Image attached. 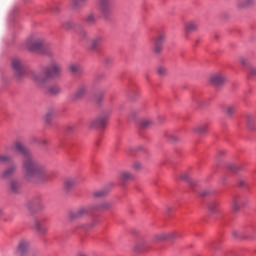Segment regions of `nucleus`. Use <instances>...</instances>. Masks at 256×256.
<instances>
[{
    "mask_svg": "<svg viewBox=\"0 0 256 256\" xmlns=\"http://www.w3.org/2000/svg\"><path fill=\"white\" fill-rule=\"evenodd\" d=\"M12 149L21 153L23 160V173L26 181H36L38 183H47L53 179V171L49 170L43 163L35 160L31 151L21 141H16L12 145Z\"/></svg>",
    "mask_w": 256,
    "mask_h": 256,
    "instance_id": "1",
    "label": "nucleus"
},
{
    "mask_svg": "<svg viewBox=\"0 0 256 256\" xmlns=\"http://www.w3.org/2000/svg\"><path fill=\"white\" fill-rule=\"evenodd\" d=\"M61 75V65L59 63L52 61L49 66L44 68V70L40 73L35 71L29 72L30 79H33L37 85L40 87H45V83L49 81V79H53V77H59Z\"/></svg>",
    "mask_w": 256,
    "mask_h": 256,
    "instance_id": "2",
    "label": "nucleus"
},
{
    "mask_svg": "<svg viewBox=\"0 0 256 256\" xmlns=\"http://www.w3.org/2000/svg\"><path fill=\"white\" fill-rule=\"evenodd\" d=\"M25 45L29 51H39L45 45V40L38 35H32L26 40Z\"/></svg>",
    "mask_w": 256,
    "mask_h": 256,
    "instance_id": "3",
    "label": "nucleus"
},
{
    "mask_svg": "<svg viewBox=\"0 0 256 256\" xmlns=\"http://www.w3.org/2000/svg\"><path fill=\"white\" fill-rule=\"evenodd\" d=\"M11 67L18 79H21V77L25 75V71H24L25 64L23 63V60H21L20 58H17V57L12 58Z\"/></svg>",
    "mask_w": 256,
    "mask_h": 256,
    "instance_id": "4",
    "label": "nucleus"
},
{
    "mask_svg": "<svg viewBox=\"0 0 256 256\" xmlns=\"http://www.w3.org/2000/svg\"><path fill=\"white\" fill-rule=\"evenodd\" d=\"M91 215V207L81 206L76 211L69 213V218L73 221L75 219H84V217H89Z\"/></svg>",
    "mask_w": 256,
    "mask_h": 256,
    "instance_id": "5",
    "label": "nucleus"
},
{
    "mask_svg": "<svg viewBox=\"0 0 256 256\" xmlns=\"http://www.w3.org/2000/svg\"><path fill=\"white\" fill-rule=\"evenodd\" d=\"M99 5L102 17H109L113 8V0H100Z\"/></svg>",
    "mask_w": 256,
    "mask_h": 256,
    "instance_id": "6",
    "label": "nucleus"
},
{
    "mask_svg": "<svg viewBox=\"0 0 256 256\" xmlns=\"http://www.w3.org/2000/svg\"><path fill=\"white\" fill-rule=\"evenodd\" d=\"M109 118L107 116H100L90 121L91 129H104Z\"/></svg>",
    "mask_w": 256,
    "mask_h": 256,
    "instance_id": "7",
    "label": "nucleus"
},
{
    "mask_svg": "<svg viewBox=\"0 0 256 256\" xmlns=\"http://www.w3.org/2000/svg\"><path fill=\"white\" fill-rule=\"evenodd\" d=\"M87 93H89V88H88L87 84L82 83V84L78 85L76 92L72 96V100L78 101V99H83V97H85V95H87Z\"/></svg>",
    "mask_w": 256,
    "mask_h": 256,
    "instance_id": "8",
    "label": "nucleus"
},
{
    "mask_svg": "<svg viewBox=\"0 0 256 256\" xmlns=\"http://www.w3.org/2000/svg\"><path fill=\"white\" fill-rule=\"evenodd\" d=\"M34 229L37 231L39 235H45L49 231V226H47V224L45 223V220L35 219Z\"/></svg>",
    "mask_w": 256,
    "mask_h": 256,
    "instance_id": "9",
    "label": "nucleus"
},
{
    "mask_svg": "<svg viewBox=\"0 0 256 256\" xmlns=\"http://www.w3.org/2000/svg\"><path fill=\"white\" fill-rule=\"evenodd\" d=\"M247 205V200L243 196H234L232 198V208L233 211H239L241 207Z\"/></svg>",
    "mask_w": 256,
    "mask_h": 256,
    "instance_id": "10",
    "label": "nucleus"
},
{
    "mask_svg": "<svg viewBox=\"0 0 256 256\" xmlns=\"http://www.w3.org/2000/svg\"><path fill=\"white\" fill-rule=\"evenodd\" d=\"M225 81H227V77L221 73L212 74L210 76V82L213 85H223Z\"/></svg>",
    "mask_w": 256,
    "mask_h": 256,
    "instance_id": "11",
    "label": "nucleus"
},
{
    "mask_svg": "<svg viewBox=\"0 0 256 256\" xmlns=\"http://www.w3.org/2000/svg\"><path fill=\"white\" fill-rule=\"evenodd\" d=\"M253 5H255V0H238L236 3L238 9H248L253 7Z\"/></svg>",
    "mask_w": 256,
    "mask_h": 256,
    "instance_id": "12",
    "label": "nucleus"
},
{
    "mask_svg": "<svg viewBox=\"0 0 256 256\" xmlns=\"http://www.w3.org/2000/svg\"><path fill=\"white\" fill-rule=\"evenodd\" d=\"M207 129H209L208 124H199L192 128L193 133H197V135H206Z\"/></svg>",
    "mask_w": 256,
    "mask_h": 256,
    "instance_id": "13",
    "label": "nucleus"
},
{
    "mask_svg": "<svg viewBox=\"0 0 256 256\" xmlns=\"http://www.w3.org/2000/svg\"><path fill=\"white\" fill-rule=\"evenodd\" d=\"M101 43H103V36H96L90 41L89 49H91V51H95V49H97Z\"/></svg>",
    "mask_w": 256,
    "mask_h": 256,
    "instance_id": "14",
    "label": "nucleus"
},
{
    "mask_svg": "<svg viewBox=\"0 0 256 256\" xmlns=\"http://www.w3.org/2000/svg\"><path fill=\"white\" fill-rule=\"evenodd\" d=\"M177 232H170L168 234L161 233L154 237L155 241H165V239H175Z\"/></svg>",
    "mask_w": 256,
    "mask_h": 256,
    "instance_id": "15",
    "label": "nucleus"
},
{
    "mask_svg": "<svg viewBox=\"0 0 256 256\" xmlns=\"http://www.w3.org/2000/svg\"><path fill=\"white\" fill-rule=\"evenodd\" d=\"M27 207L29 209H31V207H34L35 209H43L45 205L43 204V200H41V198H36L32 202H28Z\"/></svg>",
    "mask_w": 256,
    "mask_h": 256,
    "instance_id": "16",
    "label": "nucleus"
},
{
    "mask_svg": "<svg viewBox=\"0 0 256 256\" xmlns=\"http://www.w3.org/2000/svg\"><path fill=\"white\" fill-rule=\"evenodd\" d=\"M17 171V165H13L0 174V179H9V177Z\"/></svg>",
    "mask_w": 256,
    "mask_h": 256,
    "instance_id": "17",
    "label": "nucleus"
},
{
    "mask_svg": "<svg viewBox=\"0 0 256 256\" xmlns=\"http://www.w3.org/2000/svg\"><path fill=\"white\" fill-rule=\"evenodd\" d=\"M77 183H79V180L77 178H67L64 182V187L65 189H67V191H71V189L75 187Z\"/></svg>",
    "mask_w": 256,
    "mask_h": 256,
    "instance_id": "18",
    "label": "nucleus"
},
{
    "mask_svg": "<svg viewBox=\"0 0 256 256\" xmlns=\"http://www.w3.org/2000/svg\"><path fill=\"white\" fill-rule=\"evenodd\" d=\"M29 251V242L27 240H22L18 244V253L23 255Z\"/></svg>",
    "mask_w": 256,
    "mask_h": 256,
    "instance_id": "19",
    "label": "nucleus"
},
{
    "mask_svg": "<svg viewBox=\"0 0 256 256\" xmlns=\"http://www.w3.org/2000/svg\"><path fill=\"white\" fill-rule=\"evenodd\" d=\"M199 29V25L196 22L190 21L185 24L186 33H195Z\"/></svg>",
    "mask_w": 256,
    "mask_h": 256,
    "instance_id": "20",
    "label": "nucleus"
},
{
    "mask_svg": "<svg viewBox=\"0 0 256 256\" xmlns=\"http://www.w3.org/2000/svg\"><path fill=\"white\" fill-rule=\"evenodd\" d=\"M220 203L217 200H213L208 204L210 213H217L219 211Z\"/></svg>",
    "mask_w": 256,
    "mask_h": 256,
    "instance_id": "21",
    "label": "nucleus"
},
{
    "mask_svg": "<svg viewBox=\"0 0 256 256\" xmlns=\"http://www.w3.org/2000/svg\"><path fill=\"white\" fill-rule=\"evenodd\" d=\"M135 179V176L131 172H121L120 174V180L127 182V181H133Z\"/></svg>",
    "mask_w": 256,
    "mask_h": 256,
    "instance_id": "22",
    "label": "nucleus"
},
{
    "mask_svg": "<svg viewBox=\"0 0 256 256\" xmlns=\"http://www.w3.org/2000/svg\"><path fill=\"white\" fill-rule=\"evenodd\" d=\"M94 197L96 199H101L103 197H106V195H109V188H103L101 190H97L96 192H94Z\"/></svg>",
    "mask_w": 256,
    "mask_h": 256,
    "instance_id": "23",
    "label": "nucleus"
},
{
    "mask_svg": "<svg viewBox=\"0 0 256 256\" xmlns=\"http://www.w3.org/2000/svg\"><path fill=\"white\" fill-rule=\"evenodd\" d=\"M43 89H46L47 93H49V95H57L61 89L58 88V86H50L47 88V86L44 84Z\"/></svg>",
    "mask_w": 256,
    "mask_h": 256,
    "instance_id": "24",
    "label": "nucleus"
},
{
    "mask_svg": "<svg viewBox=\"0 0 256 256\" xmlns=\"http://www.w3.org/2000/svg\"><path fill=\"white\" fill-rule=\"evenodd\" d=\"M235 111H237V106H235V104H228L225 106V113L228 117H232Z\"/></svg>",
    "mask_w": 256,
    "mask_h": 256,
    "instance_id": "25",
    "label": "nucleus"
},
{
    "mask_svg": "<svg viewBox=\"0 0 256 256\" xmlns=\"http://www.w3.org/2000/svg\"><path fill=\"white\" fill-rule=\"evenodd\" d=\"M113 207V202L106 200L99 204L98 209H102L104 211H107V209H111Z\"/></svg>",
    "mask_w": 256,
    "mask_h": 256,
    "instance_id": "26",
    "label": "nucleus"
},
{
    "mask_svg": "<svg viewBox=\"0 0 256 256\" xmlns=\"http://www.w3.org/2000/svg\"><path fill=\"white\" fill-rule=\"evenodd\" d=\"M10 189H11V191H13V193H18V191H20V189H21V184H19V182H17V180H12L10 182Z\"/></svg>",
    "mask_w": 256,
    "mask_h": 256,
    "instance_id": "27",
    "label": "nucleus"
},
{
    "mask_svg": "<svg viewBox=\"0 0 256 256\" xmlns=\"http://www.w3.org/2000/svg\"><path fill=\"white\" fill-rule=\"evenodd\" d=\"M87 0H72L71 7L72 9H81L83 7V3Z\"/></svg>",
    "mask_w": 256,
    "mask_h": 256,
    "instance_id": "28",
    "label": "nucleus"
},
{
    "mask_svg": "<svg viewBox=\"0 0 256 256\" xmlns=\"http://www.w3.org/2000/svg\"><path fill=\"white\" fill-rule=\"evenodd\" d=\"M166 39H167V35H165V33H161L158 35V37H156L154 39V42L158 43L160 45H163V43H165Z\"/></svg>",
    "mask_w": 256,
    "mask_h": 256,
    "instance_id": "29",
    "label": "nucleus"
},
{
    "mask_svg": "<svg viewBox=\"0 0 256 256\" xmlns=\"http://www.w3.org/2000/svg\"><path fill=\"white\" fill-rule=\"evenodd\" d=\"M69 69H70L71 73H79V71H81V64L72 63L69 65Z\"/></svg>",
    "mask_w": 256,
    "mask_h": 256,
    "instance_id": "30",
    "label": "nucleus"
},
{
    "mask_svg": "<svg viewBox=\"0 0 256 256\" xmlns=\"http://www.w3.org/2000/svg\"><path fill=\"white\" fill-rule=\"evenodd\" d=\"M85 21L89 24V25H93V23H95V21H97V18L95 17V14L91 13L88 14L85 18Z\"/></svg>",
    "mask_w": 256,
    "mask_h": 256,
    "instance_id": "31",
    "label": "nucleus"
},
{
    "mask_svg": "<svg viewBox=\"0 0 256 256\" xmlns=\"http://www.w3.org/2000/svg\"><path fill=\"white\" fill-rule=\"evenodd\" d=\"M161 51H163V44H159L158 42L154 41L153 52L157 54V53H161Z\"/></svg>",
    "mask_w": 256,
    "mask_h": 256,
    "instance_id": "32",
    "label": "nucleus"
},
{
    "mask_svg": "<svg viewBox=\"0 0 256 256\" xmlns=\"http://www.w3.org/2000/svg\"><path fill=\"white\" fill-rule=\"evenodd\" d=\"M132 169H134V171H141V169H143V164L139 161H135L132 164Z\"/></svg>",
    "mask_w": 256,
    "mask_h": 256,
    "instance_id": "33",
    "label": "nucleus"
},
{
    "mask_svg": "<svg viewBox=\"0 0 256 256\" xmlns=\"http://www.w3.org/2000/svg\"><path fill=\"white\" fill-rule=\"evenodd\" d=\"M157 73H158V75L163 77V76L167 75V68H165L164 66H159L157 68Z\"/></svg>",
    "mask_w": 256,
    "mask_h": 256,
    "instance_id": "34",
    "label": "nucleus"
},
{
    "mask_svg": "<svg viewBox=\"0 0 256 256\" xmlns=\"http://www.w3.org/2000/svg\"><path fill=\"white\" fill-rule=\"evenodd\" d=\"M233 235H234V237H244V238H251V237H253V235H251V233H248L247 235H244L243 233L237 232V231H234Z\"/></svg>",
    "mask_w": 256,
    "mask_h": 256,
    "instance_id": "35",
    "label": "nucleus"
},
{
    "mask_svg": "<svg viewBox=\"0 0 256 256\" xmlns=\"http://www.w3.org/2000/svg\"><path fill=\"white\" fill-rule=\"evenodd\" d=\"M0 163H11V157L7 155H0Z\"/></svg>",
    "mask_w": 256,
    "mask_h": 256,
    "instance_id": "36",
    "label": "nucleus"
},
{
    "mask_svg": "<svg viewBox=\"0 0 256 256\" xmlns=\"http://www.w3.org/2000/svg\"><path fill=\"white\" fill-rule=\"evenodd\" d=\"M143 245H145V242L139 241L134 246V251H141L143 249Z\"/></svg>",
    "mask_w": 256,
    "mask_h": 256,
    "instance_id": "37",
    "label": "nucleus"
},
{
    "mask_svg": "<svg viewBox=\"0 0 256 256\" xmlns=\"http://www.w3.org/2000/svg\"><path fill=\"white\" fill-rule=\"evenodd\" d=\"M78 34L80 35L81 39H87L88 37L87 31L85 30L78 32Z\"/></svg>",
    "mask_w": 256,
    "mask_h": 256,
    "instance_id": "38",
    "label": "nucleus"
},
{
    "mask_svg": "<svg viewBox=\"0 0 256 256\" xmlns=\"http://www.w3.org/2000/svg\"><path fill=\"white\" fill-rule=\"evenodd\" d=\"M180 179H182L183 181H189V174L187 173L181 174Z\"/></svg>",
    "mask_w": 256,
    "mask_h": 256,
    "instance_id": "39",
    "label": "nucleus"
},
{
    "mask_svg": "<svg viewBox=\"0 0 256 256\" xmlns=\"http://www.w3.org/2000/svg\"><path fill=\"white\" fill-rule=\"evenodd\" d=\"M64 29H71V27H73V23L71 22H66L63 25Z\"/></svg>",
    "mask_w": 256,
    "mask_h": 256,
    "instance_id": "40",
    "label": "nucleus"
},
{
    "mask_svg": "<svg viewBox=\"0 0 256 256\" xmlns=\"http://www.w3.org/2000/svg\"><path fill=\"white\" fill-rule=\"evenodd\" d=\"M141 125H142V127H147V125H151V121L144 120V121H142Z\"/></svg>",
    "mask_w": 256,
    "mask_h": 256,
    "instance_id": "41",
    "label": "nucleus"
},
{
    "mask_svg": "<svg viewBox=\"0 0 256 256\" xmlns=\"http://www.w3.org/2000/svg\"><path fill=\"white\" fill-rule=\"evenodd\" d=\"M250 75H253L254 77H256V68L255 67L250 68Z\"/></svg>",
    "mask_w": 256,
    "mask_h": 256,
    "instance_id": "42",
    "label": "nucleus"
},
{
    "mask_svg": "<svg viewBox=\"0 0 256 256\" xmlns=\"http://www.w3.org/2000/svg\"><path fill=\"white\" fill-rule=\"evenodd\" d=\"M240 63H241L242 65H247V58L241 57V58H240Z\"/></svg>",
    "mask_w": 256,
    "mask_h": 256,
    "instance_id": "43",
    "label": "nucleus"
},
{
    "mask_svg": "<svg viewBox=\"0 0 256 256\" xmlns=\"http://www.w3.org/2000/svg\"><path fill=\"white\" fill-rule=\"evenodd\" d=\"M170 139H171V141H173L174 143L177 142V141H179V137H177V136H170Z\"/></svg>",
    "mask_w": 256,
    "mask_h": 256,
    "instance_id": "44",
    "label": "nucleus"
},
{
    "mask_svg": "<svg viewBox=\"0 0 256 256\" xmlns=\"http://www.w3.org/2000/svg\"><path fill=\"white\" fill-rule=\"evenodd\" d=\"M229 168H230L232 171H237V166H235V165H233V164H231V165L229 166Z\"/></svg>",
    "mask_w": 256,
    "mask_h": 256,
    "instance_id": "45",
    "label": "nucleus"
},
{
    "mask_svg": "<svg viewBox=\"0 0 256 256\" xmlns=\"http://www.w3.org/2000/svg\"><path fill=\"white\" fill-rule=\"evenodd\" d=\"M247 120H248L249 123H251V121H253V116L248 115V116H247Z\"/></svg>",
    "mask_w": 256,
    "mask_h": 256,
    "instance_id": "46",
    "label": "nucleus"
},
{
    "mask_svg": "<svg viewBox=\"0 0 256 256\" xmlns=\"http://www.w3.org/2000/svg\"><path fill=\"white\" fill-rule=\"evenodd\" d=\"M53 116V113L52 112H49L46 117H52Z\"/></svg>",
    "mask_w": 256,
    "mask_h": 256,
    "instance_id": "47",
    "label": "nucleus"
},
{
    "mask_svg": "<svg viewBox=\"0 0 256 256\" xmlns=\"http://www.w3.org/2000/svg\"><path fill=\"white\" fill-rule=\"evenodd\" d=\"M105 61H106V62H107V61H111V58H106Z\"/></svg>",
    "mask_w": 256,
    "mask_h": 256,
    "instance_id": "48",
    "label": "nucleus"
}]
</instances>
